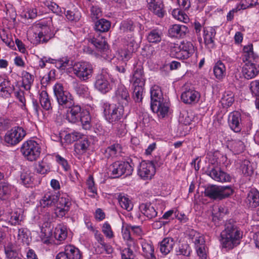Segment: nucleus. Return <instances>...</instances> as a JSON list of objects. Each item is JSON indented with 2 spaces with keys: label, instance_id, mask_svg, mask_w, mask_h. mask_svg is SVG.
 I'll use <instances>...</instances> for the list:
<instances>
[{
  "label": "nucleus",
  "instance_id": "nucleus-36",
  "mask_svg": "<svg viewBox=\"0 0 259 259\" xmlns=\"http://www.w3.org/2000/svg\"><path fill=\"white\" fill-rule=\"evenodd\" d=\"M162 35V32L160 29H152L147 33V39L150 43L157 44L161 41Z\"/></svg>",
  "mask_w": 259,
  "mask_h": 259
},
{
  "label": "nucleus",
  "instance_id": "nucleus-5",
  "mask_svg": "<svg viewBox=\"0 0 259 259\" xmlns=\"http://www.w3.org/2000/svg\"><path fill=\"white\" fill-rule=\"evenodd\" d=\"M55 96L59 105L63 108L70 107L72 105L73 99L72 95L67 91H65L63 84L57 83L53 87Z\"/></svg>",
  "mask_w": 259,
  "mask_h": 259
},
{
  "label": "nucleus",
  "instance_id": "nucleus-43",
  "mask_svg": "<svg viewBox=\"0 0 259 259\" xmlns=\"http://www.w3.org/2000/svg\"><path fill=\"white\" fill-rule=\"evenodd\" d=\"M121 148L120 145L114 144L106 148L105 151V156L107 158L117 157L121 152Z\"/></svg>",
  "mask_w": 259,
  "mask_h": 259
},
{
  "label": "nucleus",
  "instance_id": "nucleus-38",
  "mask_svg": "<svg viewBox=\"0 0 259 259\" xmlns=\"http://www.w3.org/2000/svg\"><path fill=\"white\" fill-rule=\"evenodd\" d=\"M90 143L89 141L84 138L81 141L77 142L74 145V151L78 155H82L85 153L89 147Z\"/></svg>",
  "mask_w": 259,
  "mask_h": 259
},
{
  "label": "nucleus",
  "instance_id": "nucleus-3",
  "mask_svg": "<svg viewBox=\"0 0 259 259\" xmlns=\"http://www.w3.org/2000/svg\"><path fill=\"white\" fill-rule=\"evenodd\" d=\"M233 193L230 186H222L211 185L208 186L205 189V196L212 199L222 200L229 197Z\"/></svg>",
  "mask_w": 259,
  "mask_h": 259
},
{
  "label": "nucleus",
  "instance_id": "nucleus-28",
  "mask_svg": "<svg viewBox=\"0 0 259 259\" xmlns=\"http://www.w3.org/2000/svg\"><path fill=\"white\" fill-rule=\"evenodd\" d=\"M51 7L52 8L51 10L55 13H57V9H58V13H65L67 19L71 21H77L79 20L80 17V13L78 11H72L71 10H68L65 12V10H64V11L61 10L60 8L56 4H52L51 5Z\"/></svg>",
  "mask_w": 259,
  "mask_h": 259
},
{
  "label": "nucleus",
  "instance_id": "nucleus-16",
  "mask_svg": "<svg viewBox=\"0 0 259 259\" xmlns=\"http://www.w3.org/2000/svg\"><path fill=\"white\" fill-rule=\"evenodd\" d=\"M181 98L185 104H195L197 103L200 98V93L193 88H185L182 93Z\"/></svg>",
  "mask_w": 259,
  "mask_h": 259
},
{
  "label": "nucleus",
  "instance_id": "nucleus-47",
  "mask_svg": "<svg viewBox=\"0 0 259 259\" xmlns=\"http://www.w3.org/2000/svg\"><path fill=\"white\" fill-rule=\"evenodd\" d=\"M13 187L8 183L2 182L0 183V198L6 199L11 194Z\"/></svg>",
  "mask_w": 259,
  "mask_h": 259
},
{
  "label": "nucleus",
  "instance_id": "nucleus-53",
  "mask_svg": "<svg viewBox=\"0 0 259 259\" xmlns=\"http://www.w3.org/2000/svg\"><path fill=\"white\" fill-rule=\"evenodd\" d=\"M91 118L89 113L88 111H82L79 119L83 127L85 129H89L91 126Z\"/></svg>",
  "mask_w": 259,
  "mask_h": 259
},
{
  "label": "nucleus",
  "instance_id": "nucleus-39",
  "mask_svg": "<svg viewBox=\"0 0 259 259\" xmlns=\"http://www.w3.org/2000/svg\"><path fill=\"white\" fill-rule=\"evenodd\" d=\"M118 202L120 206L127 210L131 211L133 208V204L127 195L119 194L118 196Z\"/></svg>",
  "mask_w": 259,
  "mask_h": 259
},
{
  "label": "nucleus",
  "instance_id": "nucleus-58",
  "mask_svg": "<svg viewBox=\"0 0 259 259\" xmlns=\"http://www.w3.org/2000/svg\"><path fill=\"white\" fill-rule=\"evenodd\" d=\"M57 202V205L59 206L68 209H70L71 202L70 200V199L67 195H64L61 197H58Z\"/></svg>",
  "mask_w": 259,
  "mask_h": 259
},
{
  "label": "nucleus",
  "instance_id": "nucleus-62",
  "mask_svg": "<svg viewBox=\"0 0 259 259\" xmlns=\"http://www.w3.org/2000/svg\"><path fill=\"white\" fill-rule=\"evenodd\" d=\"M90 12L91 19L94 21L98 19L102 15L101 9L96 6H92L91 8Z\"/></svg>",
  "mask_w": 259,
  "mask_h": 259
},
{
  "label": "nucleus",
  "instance_id": "nucleus-15",
  "mask_svg": "<svg viewBox=\"0 0 259 259\" xmlns=\"http://www.w3.org/2000/svg\"><path fill=\"white\" fill-rule=\"evenodd\" d=\"M155 168L152 161H143L139 166L138 175L144 180L151 179L155 174Z\"/></svg>",
  "mask_w": 259,
  "mask_h": 259
},
{
  "label": "nucleus",
  "instance_id": "nucleus-56",
  "mask_svg": "<svg viewBox=\"0 0 259 259\" xmlns=\"http://www.w3.org/2000/svg\"><path fill=\"white\" fill-rule=\"evenodd\" d=\"M133 98L136 102H140L143 99V87L133 86Z\"/></svg>",
  "mask_w": 259,
  "mask_h": 259
},
{
  "label": "nucleus",
  "instance_id": "nucleus-41",
  "mask_svg": "<svg viewBox=\"0 0 259 259\" xmlns=\"http://www.w3.org/2000/svg\"><path fill=\"white\" fill-rule=\"evenodd\" d=\"M17 239L18 241L28 244L30 241L29 230L25 228H19L17 231Z\"/></svg>",
  "mask_w": 259,
  "mask_h": 259
},
{
  "label": "nucleus",
  "instance_id": "nucleus-45",
  "mask_svg": "<svg viewBox=\"0 0 259 259\" xmlns=\"http://www.w3.org/2000/svg\"><path fill=\"white\" fill-rule=\"evenodd\" d=\"M110 26V22L105 19H100L95 23V30L102 32L108 31Z\"/></svg>",
  "mask_w": 259,
  "mask_h": 259
},
{
  "label": "nucleus",
  "instance_id": "nucleus-9",
  "mask_svg": "<svg viewBox=\"0 0 259 259\" xmlns=\"http://www.w3.org/2000/svg\"><path fill=\"white\" fill-rule=\"evenodd\" d=\"M206 174L212 179L219 182H230L232 180L229 174L217 165H209L206 170Z\"/></svg>",
  "mask_w": 259,
  "mask_h": 259
},
{
  "label": "nucleus",
  "instance_id": "nucleus-46",
  "mask_svg": "<svg viewBox=\"0 0 259 259\" xmlns=\"http://www.w3.org/2000/svg\"><path fill=\"white\" fill-rule=\"evenodd\" d=\"M39 102L41 107L46 110L52 108L51 101L49 95L46 91H42L39 94Z\"/></svg>",
  "mask_w": 259,
  "mask_h": 259
},
{
  "label": "nucleus",
  "instance_id": "nucleus-12",
  "mask_svg": "<svg viewBox=\"0 0 259 259\" xmlns=\"http://www.w3.org/2000/svg\"><path fill=\"white\" fill-rule=\"evenodd\" d=\"M26 135V132L19 126L14 127L5 134L4 140L11 145H16L22 140Z\"/></svg>",
  "mask_w": 259,
  "mask_h": 259
},
{
  "label": "nucleus",
  "instance_id": "nucleus-20",
  "mask_svg": "<svg viewBox=\"0 0 259 259\" xmlns=\"http://www.w3.org/2000/svg\"><path fill=\"white\" fill-rule=\"evenodd\" d=\"M68 108L67 110L66 118L68 120L72 123H75L79 121L80 116L82 113L80 106L74 104L72 102V105L70 107H65Z\"/></svg>",
  "mask_w": 259,
  "mask_h": 259
},
{
  "label": "nucleus",
  "instance_id": "nucleus-44",
  "mask_svg": "<svg viewBox=\"0 0 259 259\" xmlns=\"http://www.w3.org/2000/svg\"><path fill=\"white\" fill-rule=\"evenodd\" d=\"M156 106L157 110H155L154 107H153V105H151V108L153 112H156L158 116H161L162 118L164 117L166 115H167L169 107L168 103L163 101V102L157 103Z\"/></svg>",
  "mask_w": 259,
  "mask_h": 259
},
{
  "label": "nucleus",
  "instance_id": "nucleus-25",
  "mask_svg": "<svg viewBox=\"0 0 259 259\" xmlns=\"http://www.w3.org/2000/svg\"><path fill=\"white\" fill-rule=\"evenodd\" d=\"M151 94V105H153L154 109L157 110L156 104L158 102H163L164 101L163 98V94L162 93L160 87L154 85L152 87L150 90Z\"/></svg>",
  "mask_w": 259,
  "mask_h": 259
},
{
  "label": "nucleus",
  "instance_id": "nucleus-8",
  "mask_svg": "<svg viewBox=\"0 0 259 259\" xmlns=\"http://www.w3.org/2000/svg\"><path fill=\"white\" fill-rule=\"evenodd\" d=\"M109 170L113 178H117L124 175H131L133 168L128 162L116 161L110 166Z\"/></svg>",
  "mask_w": 259,
  "mask_h": 259
},
{
  "label": "nucleus",
  "instance_id": "nucleus-59",
  "mask_svg": "<svg viewBox=\"0 0 259 259\" xmlns=\"http://www.w3.org/2000/svg\"><path fill=\"white\" fill-rule=\"evenodd\" d=\"M231 148L235 153L239 154L243 151L244 145L240 140H234L231 143Z\"/></svg>",
  "mask_w": 259,
  "mask_h": 259
},
{
  "label": "nucleus",
  "instance_id": "nucleus-4",
  "mask_svg": "<svg viewBox=\"0 0 259 259\" xmlns=\"http://www.w3.org/2000/svg\"><path fill=\"white\" fill-rule=\"evenodd\" d=\"M189 238L194 243L197 255L201 259H206L207 253L203 235L193 229L187 231Z\"/></svg>",
  "mask_w": 259,
  "mask_h": 259
},
{
  "label": "nucleus",
  "instance_id": "nucleus-51",
  "mask_svg": "<svg viewBox=\"0 0 259 259\" xmlns=\"http://www.w3.org/2000/svg\"><path fill=\"white\" fill-rule=\"evenodd\" d=\"M234 101V95L231 92H226L221 99L222 104L224 107L231 106Z\"/></svg>",
  "mask_w": 259,
  "mask_h": 259
},
{
  "label": "nucleus",
  "instance_id": "nucleus-40",
  "mask_svg": "<svg viewBox=\"0 0 259 259\" xmlns=\"http://www.w3.org/2000/svg\"><path fill=\"white\" fill-rule=\"evenodd\" d=\"M213 73L218 79H223L226 75V69L225 64L221 61H218L213 66Z\"/></svg>",
  "mask_w": 259,
  "mask_h": 259
},
{
  "label": "nucleus",
  "instance_id": "nucleus-2",
  "mask_svg": "<svg viewBox=\"0 0 259 259\" xmlns=\"http://www.w3.org/2000/svg\"><path fill=\"white\" fill-rule=\"evenodd\" d=\"M123 107L120 105L104 103L103 108L106 119L113 124L121 122L124 113Z\"/></svg>",
  "mask_w": 259,
  "mask_h": 259
},
{
  "label": "nucleus",
  "instance_id": "nucleus-26",
  "mask_svg": "<svg viewBox=\"0 0 259 259\" xmlns=\"http://www.w3.org/2000/svg\"><path fill=\"white\" fill-rule=\"evenodd\" d=\"M188 28L183 25L174 24L168 29V34L172 37H183L188 32Z\"/></svg>",
  "mask_w": 259,
  "mask_h": 259
},
{
  "label": "nucleus",
  "instance_id": "nucleus-29",
  "mask_svg": "<svg viewBox=\"0 0 259 259\" xmlns=\"http://www.w3.org/2000/svg\"><path fill=\"white\" fill-rule=\"evenodd\" d=\"M138 241L142 246L143 255L147 259H156L154 255V248L151 244L141 238H139Z\"/></svg>",
  "mask_w": 259,
  "mask_h": 259
},
{
  "label": "nucleus",
  "instance_id": "nucleus-54",
  "mask_svg": "<svg viewBox=\"0 0 259 259\" xmlns=\"http://www.w3.org/2000/svg\"><path fill=\"white\" fill-rule=\"evenodd\" d=\"M34 80V77L32 75L27 72L23 73L22 77V82L24 88L26 90L30 89L31 85Z\"/></svg>",
  "mask_w": 259,
  "mask_h": 259
},
{
  "label": "nucleus",
  "instance_id": "nucleus-19",
  "mask_svg": "<svg viewBox=\"0 0 259 259\" xmlns=\"http://www.w3.org/2000/svg\"><path fill=\"white\" fill-rule=\"evenodd\" d=\"M243 76L247 79L255 77L259 73V66L252 62H246L242 67Z\"/></svg>",
  "mask_w": 259,
  "mask_h": 259
},
{
  "label": "nucleus",
  "instance_id": "nucleus-50",
  "mask_svg": "<svg viewBox=\"0 0 259 259\" xmlns=\"http://www.w3.org/2000/svg\"><path fill=\"white\" fill-rule=\"evenodd\" d=\"M67 235L66 228L61 225L58 226L55 230L54 236L55 238L59 241L64 240Z\"/></svg>",
  "mask_w": 259,
  "mask_h": 259
},
{
  "label": "nucleus",
  "instance_id": "nucleus-24",
  "mask_svg": "<svg viewBox=\"0 0 259 259\" xmlns=\"http://www.w3.org/2000/svg\"><path fill=\"white\" fill-rule=\"evenodd\" d=\"M89 41L94 45L97 50L101 53H107L108 52V45L104 37L97 35L96 37L94 36L90 38Z\"/></svg>",
  "mask_w": 259,
  "mask_h": 259
},
{
  "label": "nucleus",
  "instance_id": "nucleus-35",
  "mask_svg": "<svg viewBox=\"0 0 259 259\" xmlns=\"http://www.w3.org/2000/svg\"><path fill=\"white\" fill-rule=\"evenodd\" d=\"M140 209L142 213L149 219L155 218L157 215V211L150 204L142 203L140 205Z\"/></svg>",
  "mask_w": 259,
  "mask_h": 259
},
{
  "label": "nucleus",
  "instance_id": "nucleus-21",
  "mask_svg": "<svg viewBox=\"0 0 259 259\" xmlns=\"http://www.w3.org/2000/svg\"><path fill=\"white\" fill-rule=\"evenodd\" d=\"M228 123L232 130L236 133L239 132L241 130L240 113L238 111L230 113L228 117Z\"/></svg>",
  "mask_w": 259,
  "mask_h": 259
},
{
  "label": "nucleus",
  "instance_id": "nucleus-13",
  "mask_svg": "<svg viewBox=\"0 0 259 259\" xmlns=\"http://www.w3.org/2000/svg\"><path fill=\"white\" fill-rule=\"evenodd\" d=\"M194 47L190 41H182L179 45L175 46L173 51L175 57L180 59H186L194 53Z\"/></svg>",
  "mask_w": 259,
  "mask_h": 259
},
{
  "label": "nucleus",
  "instance_id": "nucleus-7",
  "mask_svg": "<svg viewBox=\"0 0 259 259\" xmlns=\"http://www.w3.org/2000/svg\"><path fill=\"white\" fill-rule=\"evenodd\" d=\"M21 151L25 158L32 161L39 156L41 148L39 144L35 141L28 140L23 144Z\"/></svg>",
  "mask_w": 259,
  "mask_h": 259
},
{
  "label": "nucleus",
  "instance_id": "nucleus-33",
  "mask_svg": "<svg viewBox=\"0 0 259 259\" xmlns=\"http://www.w3.org/2000/svg\"><path fill=\"white\" fill-rule=\"evenodd\" d=\"M149 9L159 17L164 16L163 5L160 1L151 0L148 2Z\"/></svg>",
  "mask_w": 259,
  "mask_h": 259
},
{
  "label": "nucleus",
  "instance_id": "nucleus-37",
  "mask_svg": "<svg viewBox=\"0 0 259 259\" xmlns=\"http://www.w3.org/2000/svg\"><path fill=\"white\" fill-rule=\"evenodd\" d=\"M203 31L205 43L207 45L213 46L214 45V39L216 35L215 29L212 27H209L204 28Z\"/></svg>",
  "mask_w": 259,
  "mask_h": 259
},
{
  "label": "nucleus",
  "instance_id": "nucleus-61",
  "mask_svg": "<svg viewBox=\"0 0 259 259\" xmlns=\"http://www.w3.org/2000/svg\"><path fill=\"white\" fill-rule=\"evenodd\" d=\"M87 185L90 192L92 193V195L91 196L95 198L96 196L97 195V189L95 187V183L92 176H89L87 181Z\"/></svg>",
  "mask_w": 259,
  "mask_h": 259
},
{
  "label": "nucleus",
  "instance_id": "nucleus-17",
  "mask_svg": "<svg viewBox=\"0 0 259 259\" xmlns=\"http://www.w3.org/2000/svg\"><path fill=\"white\" fill-rule=\"evenodd\" d=\"M81 254L79 249L73 245H67L64 251L59 253L56 259H80Z\"/></svg>",
  "mask_w": 259,
  "mask_h": 259
},
{
  "label": "nucleus",
  "instance_id": "nucleus-63",
  "mask_svg": "<svg viewBox=\"0 0 259 259\" xmlns=\"http://www.w3.org/2000/svg\"><path fill=\"white\" fill-rule=\"evenodd\" d=\"M133 50L124 49L121 50L119 53L120 57L126 65V62L132 56Z\"/></svg>",
  "mask_w": 259,
  "mask_h": 259
},
{
  "label": "nucleus",
  "instance_id": "nucleus-55",
  "mask_svg": "<svg viewBox=\"0 0 259 259\" xmlns=\"http://www.w3.org/2000/svg\"><path fill=\"white\" fill-rule=\"evenodd\" d=\"M35 168L37 172L44 175L50 171V167L49 163L43 159L42 161L38 162Z\"/></svg>",
  "mask_w": 259,
  "mask_h": 259
},
{
  "label": "nucleus",
  "instance_id": "nucleus-23",
  "mask_svg": "<svg viewBox=\"0 0 259 259\" xmlns=\"http://www.w3.org/2000/svg\"><path fill=\"white\" fill-rule=\"evenodd\" d=\"M89 41L94 45L97 50L101 53H107L108 52V45L104 37L97 35L96 37L94 36L90 38Z\"/></svg>",
  "mask_w": 259,
  "mask_h": 259
},
{
  "label": "nucleus",
  "instance_id": "nucleus-27",
  "mask_svg": "<svg viewBox=\"0 0 259 259\" xmlns=\"http://www.w3.org/2000/svg\"><path fill=\"white\" fill-rule=\"evenodd\" d=\"M130 81L133 86L144 87L145 83V78L143 69L141 68H136Z\"/></svg>",
  "mask_w": 259,
  "mask_h": 259
},
{
  "label": "nucleus",
  "instance_id": "nucleus-11",
  "mask_svg": "<svg viewBox=\"0 0 259 259\" xmlns=\"http://www.w3.org/2000/svg\"><path fill=\"white\" fill-rule=\"evenodd\" d=\"M109 75L105 69H103L95 77V87L103 94H106L112 89L108 81Z\"/></svg>",
  "mask_w": 259,
  "mask_h": 259
},
{
  "label": "nucleus",
  "instance_id": "nucleus-34",
  "mask_svg": "<svg viewBox=\"0 0 259 259\" xmlns=\"http://www.w3.org/2000/svg\"><path fill=\"white\" fill-rule=\"evenodd\" d=\"M14 89V85L11 83L10 81L4 79L2 81L0 85V95L3 97L8 98L11 96Z\"/></svg>",
  "mask_w": 259,
  "mask_h": 259
},
{
  "label": "nucleus",
  "instance_id": "nucleus-52",
  "mask_svg": "<svg viewBox=\"0 0 259 259\" xmlns=\"http://www.w3.org/2000/svg\"><path fill=\"white\" fill-rule=\"evenodd\" d=\"M240 169L242 173L246 176H249L253 173L252 167L248 160L244 159L240 163Z\"/></svg>",
  "mask_w": 259,
  "mask_h": 259
},
{
  "label": "nucleus",
  "instance_id": "nucleus-1",
  "mask_svg": "<svg viewBox=\"0 0 259 259\" xmlns=\"http://www.w3.org/2000/svg\"><path fill=\"white\" fill-rule=\"evenodd\" d=\"M221 241L223 246L231 249L240 243L242 234L233 221L231 220L225 224V228L221 234Z\"/></svg>",
  "mask_w": 259,
  "mask_h": 259
},
{
  "label": "nucleus",
  "instance_id": "nucleus-18",
  "mask_svg": "<svg viewBox=\"0 0 259 259\" xmlns=\"http://www.w3.org/2000/svg\"><path fill=\"white\" fill-rule=\"evenodd\" d=\"M130 95L126 88L122 84L119 85L115 91L114 100L118 105L123 106L127 105L130 100Z\"/></svg>",
  "mask_w": 259,
  "mask_h": 259
},
{
  "label": "nucleus",
  "instance_id": "nucleus-30",
  "mask_svg": "<svg viewBox=\"0 0 259 259\" xmlns=\"http://www.w3.org/2000/svg\"><path fill=\"white\" fill-rule=\"evenodd\" d=\"M257 57L253 51L252 44H249L243 47L242 55L243 62L254 61Z\"/></svg>",
  "mask_w": 259,
  "mask_h": 259
},
{
  "label": "nucleus",
  "instance_id": "nucleus-64",
  "mask_svg": "<svg viewBox=\"0 0 259 259\" xmlns=\"http://www.w3.org/2000/svg\"><path fill=\"white\" fill-rule=\"evenodd\" d=\"M133 247L124 248L121 252L122 259H135V255L134 254Z\"/></svg>",
  "mask_w": 259,
  "mask_h": 259
},
{
  "label": "nucleus",
  "instance_id": "nucleus-48",
  "mask_svg": "<svg viewBox=\"0 0 259 259\" xmlns=\"http://www.w3.org/2000/svg\"><path fill=\"white\" fill-rule=\"evenodd\" d=\"M34 174L29 171H24L20 175V181L21 183L27 187H28L32 184L34 178Z\"/></svg>",
  "mask_w": 259,
  "mask_h": 259
},
{
  "label": "nucleus",
  "instance_id": "nucleus-32",
  "mask_svg": "<svg viewBox=\"0 0 259 259\" xmlns=\"http://www.w3.org/2000/svg\"><path fill=\"white\" fill-rule=\"evenodd\" d=\"M131 225H126L122 227V237L123 238L126 240L127 246L133 247V249L136 250L138 247L135 240L131 237L130 233V231L131 230Z\"/></svg>",
  "mask_w": 259,
  "mask_h": 259
},
{
  "label": "nucleus",
  "instance_id": "nucleus-60",
  "mask_svg": "<svg viewBox=\"0 0 259 259\" xmlns=\"http://www.w3.org/2000/svg\"><path fill=\"white\" fill-rule=\"evenodd\" d=\"M82 136L79 132H73L66 135L64 139L67 142L71 143L81 139Z\"/></svg>",
  "mask_w": 259,
  "mask_h": 259
},
{
  "label": "nucleus",
  "instance_id": "nucleus-22",
  "mask_svg": "<svg viewBox=\"0 0 259 259\" xmlns=\"http://www.w3.org/2000/svg\"><path fill=\"white\" fill-rule=\"evenodd\" d=\"M247 206L254 208L259 206V192L254 188L251 189L245 200Z\"/></svg>",
  "mask_w": 259,
  "mask_h": 259
},
{
  "label": "nucleus",
  "instance_id": "nucleus-31",
  "mask_svg": "<svg viewBox=\"0 0 259 259\" xmlns=\"http://www.w3.org/2000/svg\"><path fill=\"white\" fill-rule=\"evenodd\" d=\"M175 244L174 239L171 237L164 238L159 244V249L162 254L166 255L172 249Z\"/></svg>",
  "mask_w": 259,
  "mask_h": 259
},
{
  "label": "nucleus",
  "instance_id": "nucleus-10",
  "mask_svg": "<svg viewBox=\"0 0 259 259\" xmlns=\"http://www.w3.org/2000/svg\"><path fill=\"white\" fill-rule=\"evenodd\" d=\"M206 174L212 179L219 182H230L232 180L229 174L217 165H209L206 170Z\"/></svg>",
  "mask_w": 259,
  "mask_h": 259
},
{
  "label": "nucleus",
  "instance_id": "nucleus-57",
  "mask_svg": "<svg viewBox=\"0 0 259 259\" xmlns=\"http://www.w3.org/2000/svg\"><path fill=\"white\" fill-rule=\"evenodd\" d=\"M76 93L80 96L85 97L89 95V89L86 85L76 83L74 86Z\"/></svg>",
  "mask_w": 259,
  "mask_h": 259
},
{
  "label": "nucleus",
  "instance_id": "nucleus-49",
  "mask_svg": "<svg viewBox=\"0 0 259 259\" xmlns=\"http://www.w3.org/2000/svg\"><path fill=\"white\" fill-rule=\"evenodd\" d=\"M21 212V210L19 209L12 213L9 220V223L12 225H21L23 222V216Z\"/></svg>",
  "mask_w": 259,
  "mask_h": 259
},
{
  "label": "nucleus",
  "instance_id": "nucleus-14",
  "mask_svg": "<svg viewBox=\"0 0 259 259\" xmlns=\"http://www.w3.org/2000/svg\"><path fill=\"white\" fill-rule=\"evenodd\" d=\"M35 27L39 31L37 34H35L36 43L46 42L54 36L51 28L42 22L36 24Z\"/></svg>",
  "mask_w": 259,
  "mask_h": 259
},
{
  "label": "nucleus",
  "instance_id": "nucleus-6",
  "mask_svg": "<svg viewBox=\"0 0 259 259\" xmlns=\"http://www.w3.org/2000/svg\"><path fill=\"white\" fill-rule=\"evenodd\" d=\"M74 74L81 81H86L92 76L93 67L92 65L88 62H78L73 66Z\"/></svg>",
  "mask_w": 259,
  "mask_h": 259
},
{
  "label": "nucleus",
  "instance_id": "nucleus-42",
  "mask_svg": "<svg viewBox=\"0 0 259 259\" xmlns=\"http://www.w3.org/2000/svg\"><path fill=\"white\" fill-rule=\"evenodd\" d=\"M58 199V197L57 195L47 193L41 199L40 203L43 207H48L55 204Z\"/></svg>",
  "mask_w": 259,
  "mask_h": 259
}]
</instances>
